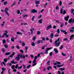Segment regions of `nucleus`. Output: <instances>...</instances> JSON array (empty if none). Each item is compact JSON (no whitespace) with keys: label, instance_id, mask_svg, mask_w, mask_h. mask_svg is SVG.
Returning <instances> with one entry per match:
<instances>
[{"label":"nucleus","instance_id":"ea45409f","mask_svg":"<svg viewBox=\"0 0 74 74\" xmlns=\"http://www.w3.org/2000/svg\"><path fill=\"white\" fill-rule=\"evenodd\" d=\"M30 67H31V65H29L27 67V69H29V68H30Z\"/></svg>","mask_w":74,"mask_h":74},{"label":"nucleus","instance_id":"bb28decb","mask_svg":"<svg viewBox=\"0 0 74 74\" xmlns=\"http://www.w3.org/2000/svg\"><path fill=\"white\" fill-rule=\"evenodd\" d=\"M15 69H18V64H16L15 66Z\"/></svg>","mask_w":74,"mask_h":74},{"label":"nucleus","instance_id":"338daca9","mask_svg":"<svg viewBox=\"0 0 74 74\" xmlns=\"http://www.w3.org/2000/svg\"><path fill=\"white\" fill-rule=\"evenodd\" d=\"M56 26H55V25L53 26V29H55L56 28Z\"/></svg>","mask_w":74,"mask_h":74},{"label":"nucleus","instance_id":"9b49d317","mask_svg":"<svg viewBox=\"0 0 74 74\" xmlns=\"http://www.w3.org/2000/svg\"><path fill=\"white\" fill-rule=\"evenodd\" d=\"M69 18V16H67L66 17L65 16V20L66 21H68V19Z\"/></svg>","mask_w":74,"mask_h":74},{"label":"nucleus","instance_id":"9d476101","mask_svg":"<svg viewBox=\"0 0 74 74\" xmlns=\"http://www.w3.org/2000/svg\"><path fill=\"white\" fill-rule=\"evenodd\" d=\"M54 51L55 52V53L56 54V53H58V50L56 48H54Z\"/></svg>","mask_w":74,"mask_h":74},{"label":"nucleus","instance_id":"3c124183","mask_svg":"<svg viewBox=\"0 0 74 74\" xmlns=\"http://www.w3.org/2000/svg\"><path fill=\"white\" fill-rule=\"evenodd\" d=\"M22 45L23 47H25V44L24 42H23L22 43Z\"/></svg>","mask_w":74,"mask_h":74},{"label":"nucleus","instance_id":"f8f14e48","mask_svg":"<svg viewBox=\"0 0 74 74\" xmlns=\"http://www.w3.org/2000/svg\"><path fill=\"white\" fill-rule=\"evenodd\" d=\"M58 74H61V73H60V71H58ZM61 74H64V73L63 71H62L61 72Z\"/></svg>","mask_w":74,"mask_h":74},{"label":"nucleus","instance_id":"72a5a7b5","mask_svg":"<svg viewBox=\"0 0 74 74\" xmlns=\"http://www.w3.org/2000/svg\"><path fill=\"white\" fill-rule=\"evenodd\" d=\"M20 11L19 10H18L17 11V14H20Z\"/></svg>","mask_w":74,"mask_h":74},{"label":"nucleus","instance_id":"b1692460","mask_svg":"<svg viewBox=\"0 0 74 74\" xmlns=\"http://www.w3.org/2000/svg\"><path fill=\"white\" fill-rule=\"evenodd\" d=\"M4 47L5 48L7 49L8 48V45H7V44H5L4 45Z\"/></svg>","mask_w":74,"mask_h":74},{"label":"nucleus","instance_id":"0eeeda50","mask_svg":"<svg viewBox=\"0 0 74 74\" xmlns=\"http://www.w3.org/2000/svg\"><path fill=\"white\" fill-rule=\"evenodd\" d=\"M60 31L62 32H63V33H64V34H67V32H66V31H64V30L61 29L60 30Z\"/></svg>","mask_w":74,"mask_h":74},{"label":"nucleus","instance_id":"c9c22d12","mask_svg":"<svg viewBox=\"0 0 74 74\" xmlns=\"http://www.w3.org/2000/svg\"><path fill=\"white\" fill-rule=\"evenodd\" d=\"M36 36H34L32 38L33 40L34 41L36 40Z\"/></svg>","mask_w":74,"mask_h":74},{"label":"nucleus","instance_id":"052dcab7","mask_svg":"<svg viewBox=\"0 0 74 74\" xmlns=\"http://www.w3.org/2000/svg\"><path fill=\"white\" fill-rule=\"evenodd\" d=\"M57 32L58 33H60V31L59 30V29H58L57 30Z\"/></svg>","mask_w":74,"mask_h":74},{"label":"nucleus","instance_id":"423d86ee","mask_svg":"<svg viewBox=\"0 0 74 74\" xmlns=\"http://www.w3.org/2000/svg\"><path fill=\"white\" fill-rule=\"evenodd\" d=\"M31 12L32 13H36L37 12V11L35 9H32L31 10Z\"/></svg>","mask_w":74,"mask_h":74},{"label":"nucleus","instance_id":"cd10ccee","mask_svg":"<svg viewBox=\"0 0 74 74\" xmlns=\"http://www.w3.org/2000/svg\"><path fill=\"white\" fill-rule=\"evenodd\" d=\"M11 40L12 42H14V37L12 38Z\"/></svg>","mask_w":74,"mask_h":74},{"label":"nucleus","instance_id":"e433bc0d","mask_svg":"<svg viewBox=\"0 0 74 74\" xmlns=\"http://www.w3.org/2000/svg\"><path fill=\"white\" fill-rule=\"evenodd\" d=\"M1 51L2 52H5V49L4 48L2 49Z\"/></svg>","mask_w":74,"mask_h":74},{"label":"nucleus","instance_id":"69168bd1","mask_svg":"<svg viewBox=\"0 0 74 74\" xmlns=\"http://www.w3.org/2000/svg\"><path fill=\"white\" fill-rule=\"evenodd\" d=\"M49 42H51V43L52 42V39H51L50 40Z\"/></svg>","mask_w":74,"mask_h":74},{"label":"nucleus","instance_id":"0e129e2a","mask_svg":"<svg viewBox=\"0 0 74 74\" xmlns=\"http://www.w3.org/2000/svg\"><path fill=\"white\" fill-rule=\"evenodd\" d=\"M13 72H16V69H14L13 70Z\"/></svg>","mask_w":74,"mask_h":74},{"label":"nucleus","instance_id":"2eb2a0df","mask_svg":"<svg viewBox=\"0 0 74 74\" xmlns=\"http://www.w3.org/2000/svg\"><path fill=\"white\" fill-rule=\"evenodd\" d=\"M50 37L51 38H52L53 37V33H52L51 34Z\"/></svg>","mask_w":74,"mask_h":74},{"label":"nucleus","instance_id":"7ed1b4c3","mask_svg":"<svg viewBox=\"0 0 74 74\" xmlns=\"http://www.w3.org/2000/svg\"><path fill=\"white\" fill-rule=\"evenodd\" d=\"M52 49V47L47 48L46 49L45 53L46 54H48V51H49V50H50V49Z\"/></svg>","mask_w":74,"mask_h":74},{"label":"nucleus","instance_id":"774afa93","mask_svg":"<svg viewBox=\"0 0 74 74\" xmlns=\"http://www.w3.org/2000/svg\"><path fill=\"white\" fill-rule=\"evenodd\" d=\"M52 52H51L49 53L50 56H52Z\"/></svg>","mask_w":74,"mask_h":74},{"label":"nucleus","instance_id":"c85d7f7f","mask_svg":"<svg viewBox=\"0 0 74 74\" xmlns=\"http://www.w3.org/2000/svg\"><path fill=\"white\" fill-rule=\"evenodd\" d=\"M11 67L12 68V69H15V65H13L12 66H11Z\"/></svg>","mask_w":74,"mask_h":74},{"label":"nucleus","instance_id":"39448f33","mask_svg":"<svg viewBox=\"0 0 74 74\" xmlns=\"http://www.w3.org/2000/svg\"><path fill=\"white\" fill-rule=\"evenodd\" d=\"M74 19H73V20L72 18H71L70 20H69V23H71V22H72V23H74Z\"/></svg>","mask_w":74,"mask_h":74},{"label":"nucleus","instance_id":"49530a36","mask_svg":"<svg viewBox=\"0 0 74 74\" xmlns=\"http://www.w3.org/2000/svg\"><path fill=\"white\" fill-rule=\"evenodd\" d=\"M16 48L18 49H20V47L18 45H17L16 46Z\"/></svg>","mask_w":74,"mask_h":74},{"label":"nucleus","instance_id":"4468645a","mask_svg":"<svg viewBox=\"0 0 74 74\" xmlns=\"http://www.w3.org/2000/svg\"><path fill=\"white\" fill-rule=\"evenodd\" d=\"M42 19H40L38 21V23H40V24H41L42 23Z\"/></svg>","mask_w":74,"mask_h":74},{"label":"nucleus","instance_id":"09e8293b","mask_svg":"<svg viewBox=\"0 0 74 74\" xmlns=\"http://www.w3.org/2000/svg\"><path fill=\"white\" fill-rule=\"evenodd\" d=\"M40 42H41V40H39L38 41L37 43L38 44H40Z\"/></svg>","mask_w":74,"mask_h":74},{"label":"nucleus","instance_id":"de8ad7c7","mask_svg":"<svg viewBox=\"0 0 74 74\" xmlns=\"http://www.w3.org/2000/svg\"><path fill=\"white\" fill-rule=\"evenodd\" d=\"M3 61L5 62H7V59L5 58V59H3Z\"/></svg>","mask_w":74,"mask_h":74},{"label":"nucleus","instance_id":"ddd939ff","mask_svg":"<svg viewBox=\"0 0 74 74\" xmlns=\"http://www.w3.org/2000/svg\"><path fill=\"white\" fill-rule=\"evenodd\" d=\"M35 1V4H40V1H37L36 0Z\"/></svg>","mask_w":74,"mask_h":74},{"label":"nucleus","instance_id":"dca6fc26","mask_svg":"<svg viewBox=\"0 0 74 74\" xmlns=\"http://www.w3.org/2000/svg\"><path fill=\"white\" fill-rule=\"evenodd\" d=\"M11 63L12 64H16V63H18L17 62H15L14 61H11Z\"/></svg>","mask_w":74,"mask_h":74},{"label":"nucleus","instance_id":"f03ea898","mask_svg":"<svg viewBox=\"0 0 74 74\" xmlns=\"http://www.w3.org/2000/svg\"><path fill=\"white\" fill-rule=\"evenodd\" d=\"M59 40H60V38H58L57 40H56L55 41V44H54V46L56 47H59V45L60 44V42L59 41Z\"/></svg>","mask_w":74,"mask_h":74},{"label":"nucleus","instance_id":"f257e3e1","mask_svg":"<svg viewBox=\"0 0 74 74\" xmlns=\"http://www.w3.org/2000/svg\"><path fill=\"white\" fill-rule=\"evenodd\" d=\"M26 58V57L25 56V55H22L21 54H18L17 55V57H16L15 58V60H16L17 61H19L20 60V59H22V58H23L24 59H25V58Z\"/></svg>","mask_w":74,"mask_h":74},{"label":"nucleus","instance_id":"13d9d810","mask_svg":"<svg viewBox=\"0 0 74 74\" xmlns=\"http://www.w3.org/2000/svg\"><path fill=\"white\" fill-rule=\"evenodd\" d=\"M5 12V13L6 14V15H8V16H9L10 15H9V14H8V12Z\"/></svg>","mask_w":74,"mask_h":74},{"label":"nucleus","instance_id":"a878e982","mask_svg":"<svg viewBox=\"0 0 74 74\" xmlns=\"http://www.w3.org/2000/svg\"><path fill=\"white\" fill-rule=\"evenodd\" d=\"M25 48V52H27V49H28V48L27 47H26Z\"/></svg>","mask_w":74,"mask_h":74},{"label":"nucleus","instance_id":"c03bdc74","mask_svg":"<svg viewBox=\"0 0 74 74\" xmlns=\"http://www.w3.org/2000/svg\"><path fill=\"white\" fill-rule=\"evenodd\" d=\"M59 3H60V6H61V5H62V1H60Z\"/></svg>","mask_w":74,"mask_h":74},{"label":"nucleus","instance_id":"f704fd0d","mask_svg":"<svg viewBox=\"0 0 74 74\" xmlns=\"http://www.w3.org/2000/svg\"><path fill=\"white\" fill-rule=\"evenodd\" d=\"M6 42V41H5V40L4 39H3L2 41V42L3 44H5Z\"/></svg>","mask_w":74,"mask_h":74},{"label":"nucleus","instance_id":"5701e85b","mask_svg":"<svg viewBox=\"0 0 74 74\" xmlns=\"http://www.w3.org/2000/svg\"><path fill=\"white\" fill-rule=\"evenodd\" d=\"M16 4V2H15V1H14V3L12 4L11 6V7H12L13 5H15Z\"/></svg>","mask_w":74,"mask_h":74},{"label":"nucleus","instance_id":"bf43d9fd","mask_svg":"<svg viewBox=\"0 0 74 74\" xmlns=\"http://www.w3.org/2000/svg\"><path fill=\"white\" fill-rule=\"evenodd\" d=\"M34 64H33L32 65L33 66H35L36 64H37V63H34Z\"/></svg>","mask_w":74,"mask_h":74},{"label":"nucleus","instance_id":"37998d69","mask_svg":"<svg viewBox=\"0 0 74 74\" xmlns=\"http://www.w3.org/2000/svg\"><path fill=\"white\" fill-rule=\"evenodd\" d=\"M22 66H20V67H18V70H19L20 69H22Z\"/></svg>","mask_w":74,"mask_h":74},{"label":"nucleus","instance_id":"5fc2aeb1","mask_svg":"<svg viewBox=\"0 0 74 74\" xmlns=\"http://www.w3.org/2000/svg\"><path fill=\"white\" fill-rule=\"evenodd\" d=\"M68 39L67 38H65L64 39H63V41H66V40H67Z\"/></svg>","mask_w":74,"mask_h":74},{"label":"nucleus","instance_id":"e2e57ef3","mask_svg":"<svg viewBox=\"0 0 74 74\" xmlns=\"http://www.w3.org/2000/svg\"><path fill=\"white\" fill-rule=\"evenodd\" d=\"M30 56L32 58H34V57L33 56V55H31Z\"/></svg>","mask_w":74,"mask_h":74},{"label":"nucleus","instance_id":"2f4dec72","mask_svg":"<svg viewBox=\"0 0 74 74\" xmlns=\"http://www.w3.org/2000/svg\"><path fill=\"white\" fill-rule=\"evenodd\" d=\"M36 63V60H34L33 62H32V63Z\"/></svg>","mask_w":74,"mask_h":74},{"label":"nucleus","instance_id":"1a4fd4ad","mask_svg":"<svg viewBox=\"0 0 74 74\" xmlns=\"http://www.w3.org/2000/svg\"><path fill=\"white\" fill-rule=\"evenodd\" d=\"M52 27L51 26V25H48L47 26V27L46 28V30H48L50 28H51Z\"/></svg>","mask_w":74,"mask_h":74},{"label":"nucleus","instance_id":"8fccbe9b","mask_svg":"<svg viewBox=\"0 0 74 74\" xmlns=\"http://www.w3.org/2000/svg\"><path fill=\"white\" fill-rule=\"evenodd\" d=\"M10 21L12 22H14V18H12V19L10 20Z\"/></svg>","mask_w":74,"mask_h":74},{"label":"nucleus","instance_id":"a18cd8bd","mask_svg":"<svg viewBox=\"0 0 74 74\" xmlns=\"http://www.w3.org/2000/svg\"><path fill=\"white\" fill-rule=\"evenodd\" d=\"M59 9V6H58V5H57V6L56 7V10H58V9Z\"/></svg>","mask_w":74,"mask_h":74},{"label":"nucleus","instance_id":"c756f323","mask_svg":"<svg viewBox=\"0 0 74 74\" xmlns=\"http://www.w3.org/2000/svg\"><path fill=\"white\" fill-rule=\"evenodd\" d=\"M71 11L72 14H73V15H74V13H73V12H74V9H71Z\"/></svg>","mask_w":74,"mask_h":74},{"label":"nucleus","instance_id":"864d4df0","mask_svg":"<svg viewBox=\"0 0 74 74\" xmlns=\"http://www.w3.org/2000/svg\"><path fill=\"white\" fill-rule=\"evenodd\" d=\"M63 48V45H62L60 48V49H62Z\"/></svg>","mask_w":74,"mask_h":74},{"label":"nucleus","instance_id":"4d7b16f0","mask_svg":"<svg viewBox=\"0 0 74 74\" xmlns=\"http://www.w3.org/2000/svg\"><path fill=\"white\" fill-rule=\"evenodd\" d=\"M45 47H46L45 46H43L42 47V49H45Z\"/></svg>","mask_w":74,"mask_h":74},{"label":"nucleus","instance_id":"aec40b11","mask_svg":"<svg viewBox=\"0 0 74 74\" xmlns=\"http://www.w3.org/2000/svg\"><path fill=\"white\" fill-rule=\"evenodd\" d=\"M60 71H63V70H65V68H60L59 69Z\"/></svg>","mask_w":74,"mask_h":74},{"label":"nucleus","instance_id":"4be33fe9","mask_svg":"<svg viewBox=\"0 0 74 74\" xmlns=\"http://www.w3.org/2000/svg\"><path fill=\"white\" fill-rule=\"evenodd\" d=\"M47 64L48 66H49L50 65V60H49L47 63Z\"/></svg>","mask_w":74,"mask_h":74},{"label":"nucleus","instance_id":"473e14b6","mask_svg":"<svg viewBox=\"0 0 74 74\" xmlns=\"http://www.w3.org/2000/svg\"><path fill=\"white\" fill-rule=\"evenodd\" d=\"M61 54L63 56H66V54H64V53H63V52Z\"/></svg>","mask_w":74,"mask_h":74},{"label":"nucleus","instance_id":"412c9836","mask_svg":"<svg viewBox=\"0 0 74 74\" xmlns=\"http://www.w3.org/2000/svg\"><path fill=\"white\" fill-rule=\"evenodd\" d=\"M16 33V34H19L20 35H22V34H23L22 33L19 32H17Z\"/></svg>","mask_w":74,"mask_h":74},{"label":"nucleus","instance_id":"6e6552de","mask_svg":"<svg viewBox=\"0 0 74 74\" xmlns=\"http://www.w3.org/2000/svg\"><path fill=\"white\" fill-rule=\"evenodd\" d=\"M15 55V53L14 52H13L10 55V57L11 58H13V56Z\"/></svg>","mask_w":74,"mask_h":74},{"label":"nucleus","instance_id":"a19ab883","mask_svg":"<svg viewBox=\"0 0 74 74\" xmlns=\"http://www.w3.org/2000/svg\"><path fill=\"white\" fill-rule=\"evenodd\" d=\"M7 4V1H5L3 3V4L4 5H5Z\"/></svg>","mask_w":74,"mask_h":74},{"label":"nucleus","instance_id":"6e6d98bb","mask_svg":"<svg viewBox=\"0 0 74 74\" xmlns=\"http://www.w3.org/2000/svg\"><path fill=\"white\" fill-rule=\"evenodd\" d=\"M7 11H8V9L7 8H5V12H7Z\"/></svg>","mask_w":74,"mask_h":74},{"label":"nucleus","instance_id":"f3484780","mask_svg":"<svg viewBox=\"0 0 74 74\" xmlns=\"http://www.w3.org/2000/svg\"><path fill=\"white\" fill-rule=\"evenodd\" d=\"M74 34H72L71 36L69 38L70 40H71L72 38H73V37H74Z\"/></svg>","mask_w":74,"mask_h":74},{"label":"nucleus","instance_id":"58836bf2","mask_svg":"<svg viewBox=\"0 0 74 74\" xmlns=\"http://www.w3.org/2000/svg\"><path fill=\"white\" fill-rule=\"evenodd\" d=\"M56 63H57L58 64H61V62L58 61H56Z\"/></svg>","mask_w":74,"mask_h":74},{"label":"nucleus","instance_id":"4c0bfd02","mask_svg":"<svg viewBox=\"0 0 74 74\" xmlns=\"http://www.w3.org/2000/svg\"><path fill=\"white\" fill-rule=\"evenodd\" d=\"M41 34V32L40 31H38L37 32V35H39V34Z\"/></svg>","mask_w":74,"mask_h":74},{"label":"nucleus","instance_id":"680f3d73","mask_svg":"<svg viewBox=\"0 0 74 74\" xmlns=\"http://www.w3.org/2000/svg\"><path fill=\"white\" fill-rule=\"evenodd\" d=\"M34 18H35V16H33L32 18V21H34Z\"/></svg>","mask_w":74,"mask_h":74},{"label":"nucleus","instance_id":"7c9ffc66","mask_svg":"<svg viewBox=\"0 0 74 74\" xmlns=\"http://www.w3.org/2000/svg\"><path fill=\"white\" fill-rule=\"evenodd\" d=\"M69 31L70 33H73V32H74V30H73V29H70Z\"/></svg>","mask_w":74,"mask_h":74},{"label":"nucleus","instance_id":"a211bd4d","mask_svg":"<svg viewBox=\"0 0 74 74\" xmlns=\"http://www.w3.org/2000/svg\"><path fill=\"white\" fill-rule=\"evenodd\" d=\"M10 53H11L10 52H8L5 53V55H10Z\"/></svg>","mask_w":74,"mask_h":74},{"label":"nucleus","instance_id":"79ce46f5","mask_svg":"<svg viewBox=\"0 0 74 74\" xmlns=\"http://www.w3.org/2000/svg\"><path fill=\"white\" fill-rule=\"evenodd\" d=\"M56 67L58 68H59V67H61V65H56Z\"/></svg>","mask_w":74,"mask_h":74},{"label":"nucleus","instance_id":"393cba45","mask_svg":"<svg viewBox=\"0 0 74 74\" xmlns=\"http://www.w3.org/2000/svg\"><path fill=\"white\" fill-rule=\"evenodd\" d=\"M1 69L2 70V71H3V72H4V71H5V70H6V69L4 68H1Z\"/></svg>","mask_w":74,"mask_h":74},{"label":"nucleus","instance_id":"20e7f679","mask_svg":"<svg viewBox=\"0 0 74 74\" xmlns=\"http://www.w3.org/2000/svg\"><path fill=\"white\" fill-rule=\"evenodd\" d=\"M60 11H61L60 12V13L61 14H63L64 15V14H66V10H64L63 12V9L62 8L60 9Z\"/></svg>","mask_w":74,"mask_h":74},{"label":"nucleus","instance_id":"603ef678","mask_svg":"<svg viewBox=\"0 0 74 74\" xmlns=\"http://www.w3.org/2000/svg\"><path fill=\"white\" fill-rule=\"evenodd\" d=\"M32 46H35V43L34 42H33L32 43Z\"/></svg>","mask_w":74,"mask_h":74},{"label":"nucleus","instance_id":"6ab92c4d","mask_svg":"<svg viewBox=\"0 0 74 74\" xmlns=\"http://www.w3.org/2000/svg\"><path fill=\"white\" fill-rule=\"evenodd\" d=\"M52 69V66H49L48 67H47V69L48 70H49V69Z\"/></svg>","mask_w":74,"mask_h":74}]
</instances>
